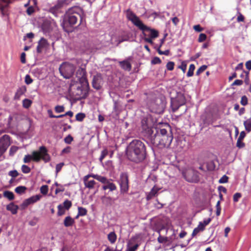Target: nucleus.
<instances>
[{
    "instance_id": "39448f33",
    "label": "nucleus",
    "mask_w": 251,
    "mask_h": 251,
    "mask_svg": "<svg viewBox=\"0 0 251 251\" xmlns=\"http://www.w3.org/2000/svg\"><path fill=\"white\" fill-rule=\"evenodd\" d=\"M71 87L75 90L74 93L78 99H85L87 97L89 90L88 81L81 83L76 81L75 84H71Z\"/></svg>"
},
{
    "instance_id": "f3484780",
    "label": "nucleus",
    "mask_w": 251,
    "mask_h": 251,
    "mask_svg": "<svg viewBox=\"0 0 251 251\" xmlns=\"http://www.w3.org/2000/svg\"><path fill=\"white\" fill-rule=\"evenodd\" d=\"M49 44L47 40L44 38H42L38 42V46L37 47V52L38 53H41L43 49H46L48 47Z\"/></svg>"
},
{
    "instance_id": "680f3d73",
    "label": "nucleus",
    "mask_w": 251,
    "mask_h": 251,
    "mask_svg": "<svg viewBox=\"0 0 251 251\" xmlns=\"http://www.w3.org/2000/svg\"><path fill=\"white\" fill-rule=\"evenodd\" d=\"M64 165V163L63 162L57 164L56 166V173H58L59 172H60Z\"/></svg>"
},
{
    "instance_id": "603ef678",
    "label": "nucleus",
    "mask_w": 251,
    "mask_h": 251,
    "mask_svg": "<svg viewBox=\"0 0 251 251\" xmlns=\"http://www.w3.org/2000/svg\"><path fill=\"white\" fill-rule=\"evenodd\" d=\"M216 215L218 216L220 215L221 210V208L220 206V201H219L217 202V204L216 205Z\"/></svg>"
},
{
    "instance_id": "4be33fe9",
    "label": "nucleus",
    "mask_w": 251,
    "mask_h": 251,
    "mask_svg": "<svg viewBox=\"0 0 251 251\" xmlns=\"http://www.w3.org/2000/svg\"><path fill=\"white\" fill-rule=\"evenodd\" d=\"M19 206L15 204L13 202H11L6 205V209L11 212L12 214H16L18 212Z\"/></svg>"
},
{
    "instance_id": "de8ad7c7",
    "label": "nucleus",
    "mask_w": 251,
    "mask_h": 251,
    "mask_svg": "<svg viewBox=\"0 0 251 251\" xmlns=\"http://www.w3.org/2000/svg\"><path fill=\"white\" fill-rule=\"evenodd\" d=\"M41 193L43 195H46L48 192V186L47 185H43L40 188Z\"/></svg>"
},
{
    "instance_id": "4d7b16f0",
    "label": "nucleus",
    "mask_w": 251,
    "mask_h": 251,
    "mask_svg": "<svg viewBox=\"0 0 251 251\" xmlns=\"http://www.w3.org/2000/svg\"><path fill=\"white\" fill-rule=\"evenodd\" d=\"M174 63L173 62H169L166 65L167 69L169 71H172L174 68Z\"/></svg>"
},
{
    "instance_id": "a878e982",
    "label": "nucleus",
    "mask_w": 251,
    "mask_h": 251,
    "mask_svg": "<svg viewBox=\"0 0 251 251\" xmlns=\"http://www.w3.org/2000/svg\"><path fill=\"white\" fill-rule=\"evenodd\" d=\"M75 220L70 216L66 217L64 220V225L65 227L72 226L75 224Z\"/></svg>"
},
{
    "instance_id": "09e8293b",
    "label": "nucleus",
    "mask_w": 251,
    "mask_h": 251,
    "mask_svg": "<svg viewBox=\"0 0 251 251\" xmlns=\"http://www.w3.org/2000/svg\"><path fill=\"white\" fill-rule=\"evenodd\" d=\"M240 102H241V104L243 106H245V105H247V104L248 103V100L247 97L246 96H242L241 98Z\"/></svg>"
},
{
    "instance_id": "5701e85b",
    "label": "nucleus",
    "mask_w": 251,
    "mask_h": 251,
    "mask_svg": "<svg viewBox=\"0 0 251 251\" xmlns=\"http://www.w3.org/2000/svg\"><path fill=\"white\" fill-rule=\"evenodd\" d=\"M102 189L104 190L109 189L110 191H113L117 189V187L114 183L108 180L102 186Z\"/></svg>"
},
{
    "instance_id": "6e6552de",
    "label": "nucleus",
    "mask_w": 251,
    "mask_h": 251,
    "mask_svg": "<svg viewBox=\"0 0 251 251\" xmlns=\"http://www.w3.org/2000/svg\"><path fill=\"white\" fill-rule=\"evenodd\" d=\"M75 67L70 63H63L59 67V72L65 78H70L73 75Z\"/></svg>"
},
{
    "instance_id": "bf43d9fd",
    "label": "nucleus",
    "mask_w": 251,
    "mask_h": 251,
    "mask_svg": "<svg viewBox=\"0 0 251 251\" xmlns=\"http://www.w3.org/2000/svg\"><path fill=\"white\" fill-rule=\"evenodd\" d=\"M206 39V35L204 33H201L199 35L198 41L202 42L205 41Z\"/></svg>"
},
{
    "instance_id": "69168bd1",
    "label": "nucleus",
    "mask_w": 251,
    "mask_h": 251,
    "mask_svg": "<svg viewBox=\"0 0 251 251\" xmlns=\"http://www.w3.org/2000/svg\"><path fill=\"white\" fill-rule=\"evenodd\" d=\"M244 16L240 12H238V16L237 18V21L238 22H244Z\"/></svg>"
},
{
    "instance_id": "20e7f679",
    "label": "nucleus",
    "mask_w": 251,
    "mask_h": 251,
    "mask_svg": "<svg viewBox=\"0 0 251 251\" xmlns=\"http://www.w3.org/2000/svg\"><path fill=\"white\" fill-rule=\"evenodd\" d=\"M79 12H80V9L77 7L69 9L64 15L63 23V27L64 28L65 25L72 26L76 24L78 19L81 17Z\"/></svg>"
},
{
    "instance_id": "ea45409f",
    "label": "nucleus",
    "mask_w": 251,
    "mask_h": 251,
    "mask_svg": "<svg viewBox=\"0 0 251 251\" xmlns=\"http://www.w3.org/2000/svg\"><path fill=\"white\" fill-rule=\"evenodd\" d=\"M85 117V115L82 113H77L75 115L76 120L79 121V122L82 121Z\"/></svg>"
},
{
    "instance_id": "3c124183",
    "label": "nucleus",
    "mask_w": 251,
    "mask_h": 251,
    "mask_svg": "<svg viewBox=\"0 0 251 251\" xmlns=\"http://www.w3.org/2000/svg\"><path fill=\"white\" fill-rule=\"evenodd\" d=\"M107 154H108V151L106 150H103L101 152V154H100V157L99 158L100 161V162H102V160L107 155Z\"/></svg>"
},
{
    "instance_id": "79ce46f5",
    "label": "nucleus",
    "mask_w": 251,
    "mask_h": 251,
    "mask_svg": "<svg viewBox=\"0 0 251 251\" xmlns=\"http://www.w3.org/2000/svg\"><path fill=\"white\" fill-rule=\"evenodd\" d=\"M54 110L56 113H61L64 111L65 107L63 105H57L55 107Z\"/></svg>"
},
{
    "instance_id": "9d476101",
    "label": "nucleus",
    "mask_w": 251,
    "mask_h": 251,
    "mask_svg": "<svg viewBox=\"0 0 251 251\" xmlns=\"http://www.w3.org/2000/svg\"><path fill=\"white\" fill-rule=\"evenodd\" d=\"M69 3V0H58L54 5L50 7L49 11L54 15V16L57 17L58 14L62 12V9L67 5Z\"/></svg>"
},
{
    "instance_id": "c9c22d12",
    "label": "nucleus",
    "mask_w": 251,
    "mask_h": 251,
    "mask_svg": "<svg viewBox=\"0 0 251 251\" xmlns=\"http://www.w3.org/2000/svg\"><path fill=\"white\" fill-rule=\"evenodd\" d=\"M195 69V66L194 64H192L190 65L189 70L187 73L188 77L192 76L194 74V71Z\"/></svg>"
},
{
    "instance_id": "1a4fd4ad",
    "label": "nucleus",
    "mask_w": 251,
    "mask_h": 251,
    "mask_svg": "<svg viewBox=\"0 0 251 251\" xmlns=\"http://www.w3.org/2000/svg\"><path fill=\"white\" fill-rule=\"evenodd\" d=\"M165 107L164 102L160 99H156L151 103L150 108L151 112L160 114L163 113Z\"/></svg>"
},
{
    "instance_id": "473e14b6",
    "label": "nucleus",
    "mask_w": 251,
    "mask_h": 251,
    "mask_svg": "<svg viewBox=\"0 0 251 251\" xmlns=\"http://www.w3.org/2000/svg\"><path fill=\"white\" fill-rule=\"evenodd\" d=\"M180 106L181 105H179V104L178 103H177V102H176V100H172L171 107L172 108V110L174 112H175L176 111Z\"/></svg>"
},
{
    "instance_id": "0eeeda50",
    "label": "nucleus",
    "mask_w": 251,
    "mask_h": 251,
    "mask_svg": "<svg viewBox=\"0 0 251 251\" xmlns=\"http://www.w3.org/2000/svg\"><path fill=\"white\" fill-rule=\"evenodd\" d=\"M117 181L120 186V194L124 195L127 193L129 188L128 174L126 172L121 173Z\"/></svg>"
},
{
    "instance_id": "2f4dec72",
    "label": "nucleus",
    "mask_w": 251,
    "mask_h": 251,
    "mask_svg": "<svg viewBox=\"0 0 251 251\" xmlns=\"http://www.w3.org/2000/svg\"><path fill=\"white\" fill-rule=\"evenodd\" d=\"M26 189L27 188L26 187L24 186H20L15 188V191L17 194L21 195L25 193Z\"/></svg>"
},
{
    "instance_id": "412c9836",
    "label": "nucleus",
    "mask_w": 251,
    "mask_h": 251,
    "mask_svg": "<svg viewBox=\"0 0 251 251\" xmlns=\"http://www.w3.org/2000/svg\"><path fill=\"white\" fill-rule=\"evenodd\" d=\"M26 91V89L25 86H23L19 88L17 90L15 95L14 96V99L15 100H20L21 97L24 95Z\"/></svg>"
},
{
    "instance_id": "5fc2aeb1",
    "label": "nucleus",
    "mask_w": 251,
    "mask_h": 251,
    "mask_svg": "<svg viewBox=\"0 0 251 251\" xmlns=\"http://www.w3.org/2000/svg\"><path fill=\"white\" fill-rule=\"evenodd\" d=\"M228 177L226 175L223 176L219 180L220 183H225L228 181Z\"/></svg>"
},
{
    "instance_id": "ddd939ff",
    "label": "nucleus",
    "mask_w": 251,
    "mask_h": 251,
    "mask_svg": "<svg viewBox=\"0 0 251 251\" xmlns=\"http://www.w3.org/2000/svg\"><path fill=\"white\" fill-rule=\"evenodd\" d=\"M41 197L40 195H37L25 199L21 205L22 209H24L29 205L37 202L40 199Z\"/></svg>"
},
{
    "instance_id": "bb28decb",
    "label": "nucleus",
    "mask_w": 251,
    "mask_h": 251,
    "mask_svg": "<svg viewBox=\"0 0 251 251\" xmlns=\"http://www.w3.org/2000/svg\"><path fill=\"white\" fill-rule=\"evenodd\" d=\"M101 201L104 204L108 206L112 204L114 200L110 197L103 196L101 198Z\"/></svg>"
},
{
    "instance_id": "6ab92c4d",
    "label": "nucleus",
    "mask_w": 251,
    "mask_h": 251,
    "mask_svg": "<svg viewBox=\"0 0 251 251\" xmlns=\"http://www.w3.org/2000/svg\"><path fill=\"white\" fill-rule=\"evenodd\" d=\"M131 57H129L127 59L120 61L119 64L121 67L125 71H130L131 69V65L130 63Z\"/></svg>"
},
{
    "instance_id": "6e6d98bb",
    "label": "nucleus",
    "mask_w": 251,
    "mask_h": 251,
    "mask_svg": "<svg viewBox=\"0 0 251 251\" xmlns=\"http://www.w3.org/2000/svg\"><path fill=\"white\" fill-rule=\"evenodd\" d=\"M33 82L32 79L29 75H26L25 76V82L26 84L29 85Z\"/></svg>"
},
{
    "instance_id": "e2e57ef3",
    "label": "nucleus",
    "mask_w": 251,
    "mask_h": 251,
    "mask_svg": "<svg viewBox=\"0 0 251 251\" xmlns=\"http://www.w3.org/2000/svg\"><path fill=\"white\" fill-rule=\"evenodd\" d=\"M245 144L242 142V140H239L238 139L236 143V146L237 147L239 148H242L245 147Z\"/></svg>"
},
{
    "instance_id": "72a5a7b5",
    "label": "nucleus",
    "mask_w": 251,
    "mask_h": 251,
    "mask_svg": "<svg viewBox=\"0 0 251 251\" xmlns=\"http://www.w3.org/2000/svg\"><path fill=\"white\" fill-rule=\"evenodd\" d=\"M32 101L29 99H25L23 100V106L25 108H28L31 105Z\"/></svg>"
},
{
    "instance_id": "cd10ccee",
    "label": "nucleus",
    "mask_w": 251,
    "mask_h": 251,
    "mask_svg": "<svg viewBox=\"0 0 251 251\" xmlns=\"http://www.w3.org/2000/svg\"><path fill=\"white\" fill-rule=\"evenodd\" d=\"M174 100H176L181 106L185 102V99L183 94L180 93L177 95V97Z\"/></svg>"
},
{
    "instance_id": "f03ea898",
    "label": "nucleus",
    "mask_w": 251,
    "mask_h": 251,
    "mask_svg": "<svg viewBox=\"0 0 251 251\" xmlns=\"http://www.w3.org/2000/svg\"><path fill=\"white\" fill-rule=\"evenodd\" d=\"M147 154L146 145L140 140H133L127 147V157L132 162L141 163L146 158Z\"/></svg>"
},
{
    "instance_id": "f257e3e1",
    "label": "nucleus",
    "mask_w": 251,
    "mask_h": 251,
    "mask_svg": "<svg viewBox=\"0 0 251 251\" xmlns=\"http://www.w3.org/2000/svg\"><path fill=\"white\" fill-rule=\"evenodd\" d=\"M149 137L151 143L161 149L169 147L173 139L171 127L168 124L150 129Z\"/></svg>"
},
{
    "instance_id": "37998d69",
    "label": "nucleus",
    "mask_w": 251,
    "mask_h": 251,
    "mask_svg": "<svg viewBox=\"0 0 251 251\" xmlns=\"http://www.w3.org/2000/svg\"><path fill=\"white\" fill-rule=\"evenodd\" d=\"M207 68V66L205 65H203L201 66L197 71L196 75H199L201 73H202L203 72H204L206 69Z\"/></svg>"
},
{
    "instance_id": "a18cd8bd",
    "label": "nucleus",
    "mask_w": 251,
    "mask_h": 251,
    "mask_svg": "<svg viewBox=\"0 0 251 251\" xmlns=\"http://www.w3.org/2000/svg\"><path fill=\"white\" fill-rule=\"evenodd\" d=\"M21 169H22V172L25 174H28L31 171L30 168L28 166H27V165H23Z\"/></svg>"
},
{
    "instance_id": "7c9ffc66",
    "label": "nucleus",
    "mask_w": 251,
    "mask_h": 251,
    "mask_svg": "<svg viewBox=\"0 0 251 251\" xmlns=\"http://www.w3.org/2000/svg\"><path fill=\"white\" fill-rule=\"evenodd\" d=\"M108 239L111 244H113L115 242L117 236L114 232H111L108 234Z\"/></svg>"
},
{
    "instance_id": "a19ab883",
    "label": "nucleus",
    "mask_w": 251,
    "mask_h": 251,
    "mask_svg": "<svg viewBox=\"0 0 251 251\" xmlns=\"http://www.w3.org/2000/svg\"><path fill=\"white\" fill-rule=\"evenodd\" d=\"M159 234H160V231H158ZM157 241L159 243H166L168 241V238L166 237H163L159 234V237L157 238Z\"/></svg>"
},
{
    "instance_id": "864d4df0",
    "label": "nucleus",
    "mask_w": 251,
    "mask_h": 251,
    "mask_svg": "<svg viewBox=\"0 0 251 251\" xmlns=\"http://www.w3.org/2000/svg\"><path fill=\"white\" fill-rule=\"evenodd\" d=\"M73 140V138L71 135H68L64 138V141L66 144H70Z\"/></svg>"
},
{
    "instance_id": "4c0bfd02",
    "label": "nucleus",
    "mask_w": 251,
    "mask_h": 251,
    "mask_svg": "<svg viewBox=\"0 0 251 251\" xmlns=\"http://www.w3.org/2000/svg\"><path fill=\"white\" fill-rule=\"evenodd\" d=\"M87 211L86 208L82 207H78V213H79V215L81 216H85L87 214Z\"/></svg>"
},
{
    "instance_id": "0e129e2a",
    "label": "nucleus",
    "mask_w": 251,
    "mask_h": 251,
    "mask_svg": "<svg viewBox=\"0 0 251 251\" xmlns=\"http://www.w3.org/2000/svg\"><path fill=\"white\" fill-rule=\"evenodd\" d=\"M241 197V194L239 193H236L233 195V201L237 202L239 199Z\"/></svg>"
},
{
    "instance_id": "dca6fc26",
    "label": "nucleus",
    "mask_w": 251,
    "mask_h": 251,
    "mask_svg": "<svg viewBox=\"0 0 251 251\" xmlns=\"http://www.w3.org/2000/svg\"><path fill=\"white\" fill-rule=\"evenodd\" d=\"M76 76L77 81L84 83V81H88L86 78V72L85 68H79L76 71Z\"/></svg>"
},
{
    "instance_id": "c85d7f7f",
    "label": "nucleus",
    "mask_w": 251,
    "mask_h": 251,
    "mask_svg": "<svg viewBox=\"0 0 251 251\" xmlns=\"http://www.w3.org/2000/svg\"><path fill=\"white\" fill-rule=\"evenodd\" d=\"M244 126L246 130L248 132L251 131V118L244 122Z\"/></svg>"
},
{
    "instance_id": "052dcab7",
    "label": "nucleus",
    "mask_w": 251,
    "mask_h": 251,
    "mask_svg": "<svg viewBox=\"0 0 251 251\" xmlns=\"http://www.w3.org/2000/svg\"><path fill=\"white\" fill-rule=\"evenodd\" d=\"M161 62V60L158 57H154L151 61V63L152 64H159Z\"/></svg>"
},
{
    "instance_id": "9b49d317",
    "label": "nucleus",
    "mask_w": 251,
    "mask_h": 251,
    "mask_svg": "<svg viewBox=\"0 0 251 251\" xmlns=\"http://www.w3.org/2000/svg\"><path fill=\"white\" fill-rule=\"evenodd\" d=\"M10 145V141L9 135L5 134L0 138V157L6 151Z\"/></svg>"
},
{
    "instance_id": "338daca9",
    "label": "nucleus",
    "mask_w": 251,
    "mask_h": 251,
    "mask_svg": "<svg viewBox=\"0 0 251 251\" xmlns=\"http://www.w3.org/2000/svg\"><path fill=\"white\" fill-rule=\"evenodd\" d=\"M178 68L181 69L184 73L186 70L187 65L185 62H182L181 65L179 66Z\"/></svg>"
},
{
    "instance_id": "49530a36",
    "label": "nucleus",
    "mask_w": 251,
    "mask_h": 251,
    "mask_svg": "<svg viewBox=\"0 0 251 251\" xmlns=\"http://www.w3.org/2000/svg\"><path fill=\"white\" fill-rule=\"evenodd\" d=\"M19 174L17 170L10 171L8 173V175L11 176L12 178L16 177L19 176Z\"/></svg>"
},
{
    "instance_id": "f8f14e48",
    "label": "nucleus",
    "mask_w": 251,
    "mask_h": 251,
    "mask_svg": "<svg viewBox=\"0 0 251 251\" xmlns=\"http://www.w3.org/2000/svg\"><path fill=\"white\" fill-rule=\"evenodd\" d=\"M183 175L188 182H193L198 180L197 173L193 169L187 170L183 173Z\"/></svg>"
},
{
    "instance_id": "58836bf2",
    "label": "nucleus",
    "mask_w": 251,
    "mask_h": 251,
    "mask_svg": "<svg viewBox=\"0 0 251 251\" xmlns=\"http://www.w3.org/2000/svg\"><path fill=\"white\" fill-rule=\"evenodd\" d=\"M19 149V147L15 146L11 147L9 150V155L10 156H13L14 154Z\"/></svg>"
},
{
    "instance_id": "a211bd4d",
    "label": "nucleus",
    "mask_w": 251,
    "mask_h": 251,
    "mask_svg": "<svg viewBox=\"0 0 251 251\" xmlns=\"http://www.w3.org/2000/svg\"><path fill=\"white\" fill-rule=\"evenodd\" d=\"M84 186L89 189H94L96 185V182L93 179H89L88 176H84L83 178Z\"/></svg>"
},
{
    "instance_id": "423d86ee",
    "label": "nucleus",
    "mask_w": 251,
    "mask_h": 251,
    "mask_svg": "<svg viewBox=\"0 0 251 251\" xmlns=\"http://www.w3.org/2000/svg\"><path fill=\"white\" fill-rule=\"evenodd\" d=\"M138 28L142 31V38L144 41L151 44H153L152 39L157 38L159 35L157 30L151 28L143 23Z\"/></svg>"
},
{
    "instance_id": "c756f323",
    "label": "nucleus",
    "mask_w": 251,
    "mask_h": 251,
    "mask_svg": "<svg viewBox=\"0 0 251 251\" xmlns=\"http://www.w3.org/2000/svg\"><path fill=\"white\" fill-rule=\"evenodd\" d=\"M3 197L8 199L9 201L13 200L15 198L13 192L9 191H5L3 192Z\"/></svg>"
},
{
    "instance_id": "8fccbe9b",
    "label": "nucleus",
    "mask_w": 251,
    "mask_h": 251,
    "mask_svg": "<svg viewBox=\"0 0 251 251\" xmlns=\"http://www.w3.org/2000/svg\"><path fill=\"white\" fill-rule=\"evenodd\" d=\"M129 40V37L127 36H122L119 37L118 39V42L117 43V45H119L121 43L124 42V41H126Z\"/></svg>"
},
{
    "instance_id": "c03bdc74",
    "label": "nucleus",
    "mask_w": 251,
    "mask_h": 251,
    "mask_svg": "<svg viewBox=\"0 0 251 251\" xmlns=\"http://www.w3.org/2000/svg\"><path fill=\"white\" fill-rule=\"evenodd\" d=\"M97 180L101 182L102 183L104 184L108 180V179L106 177L100 175H98V176H97Z\"/></svg>"
},
{
    "instance_id": "e433bc0d",
    "label": "nucleus",
    "mask_w": 251,
    "mask_h": 251,
    "mask_svg": "<svg viewBox=\"0 0 251 251\" xmlns=\"http://www.w3.org/2000/svg\"><path fill=\"white\" fill-rule=\"evenodd\" d=\"M72 202L68 200H66L64 201L62 205L64 208L67 210H68L72 206Z\"/></svg>"
},
{
    "instance_id": "b1692460",
    "label": "nucleus",
    "mask_w": 251,
    "mask_h": 251,
    "mask_svg": "<svg viewBox=\"0 0 251 251\" xmlns=\"http://www.w3.org/2000/svg\"><path fill=\"white\" fill-rule=\"evenodd\" d=\"M12 2V0H8L7 2H3L0 5V10L3 16L7 15L6 8L8 5Z\"/></svg>"
},
{
    "instance_id": "aec40b11",
    "label": "nucleus",
    "mask_w": 251,
    "mask_h": 251,
    "mask_svg": "<svg viewBox=\"0 0 251 251\" xmlns=\"http://www.w3.org/2000/svg\"><path fill=\"white\" fill-rule=\"evenodd\" d=\"M160 188L154 186L151 189V191L147 195L146 199L148 201L151 200L157 194L158 192L160 190Z\"/></svg>"
},
{
    "instance_id": "13d9d810",
    "label": "nucleus",
    "mask_w": 251,
    "mask_h": 251,
    "mask_svg": "<svg viewBox=\"0 0 251 251\" xmlns=\"http://www.w3.org/2000/svg\"><path fill=\"white\" fill-rule=\"evenodd\" d=\"M114 111L115 112H118L119 110V103L116 100H114V107H113Z\"/></svg>"
},
{
    "instance_id": "4468645a",
    "label": "nucleus",
    "mask_w": 251,
    "mask_h": 251,
    "mask_svg": "<svg viewBox=\"0 0 251 251\" xmlns=\"http://www.w3.org/2000/svg\"><path fill=\"white\" fill-rule=\"evenodd\" d=\"M127 17L128 19L137 27H139L142 24V22L136 15L130 10L127 11Z\"/></svg>"
},
{
    "instance_id": "f704fd0d",
    "label": "nucleus",
    "mask_w": 251,
    "mask_h": 251,
    "mask_svg": "<svg viewBox=\"0 0 251 251\" xmlns=\"http://www.w3.org/2000/svg\"><path fill=\"white\" fill-rule=\"evenodd\" d=\"M58 208V212H57V215L58 216H61L63 215H64L65 213V208L63 207V205L62 204H59L57 206Z\"/></svg>"
},
{
    "instance_id": "2eb2a0df",
    "label": "nucleus",
    "mask_w": 251,
    "mask_h": 251,
    "mask_svg": "<svg viewBox=\"0 0 251 251\" xmlns=\"http://www.w3.org/2000/svg\"><path fill=\"white\" fill-rule=\"evenodd\" d=\"M92 86L93 87L98 90L101 89L103 84V80L101 75L100 74H97L94 75L92 80Z\"/></svg>"
},
{
    "instance_id": "393cba45",
    "label": "nucleus",
    "mask_w": 251,
    "mask_h": 251,
    "mask_svg": "<svg viewBox=\"0 0 251 251\" xmlns=\"http://www.w3.org/2000/svg\"><path fill=\"white\" fill-rule=\"evenodd\" d=\"M141 123H142V126L143 129L147 131V133H148L149 136H150V130L152 129L154 127H151V126L150 125H149V124L148 123L147 119H146V118H144L142 120Z\"/></svg>"
},
{
    "instance_id": "7ed1b4c3",
    "label": "nucleus",
    "mask_w": 251,
    "mask_h": 251,
    "mask_svg": "<svg viewBox=\"0 0 251 251\" xmlns=\"http://www.w3.org/2000/svg\"><path fill=\"white\" fill-rule=\"evenodd\" d=\"M35 162H39L41 159L47 162L50 160V156L48 153V151L44 146H41L39 148V151H34L31 155H25L24 158V162L27 163L31 160Z\"/></svg>"
},
{
    "instance_id": "774afa93",
    "label": "nucleus",
    "mask_w": 251,
    "mask_h": 251,
    "mask_svg": "<svg viewBox=\"0 0 251 251\" xmlns=\"http://www.w3.org/2000/svg\"><path fill=\"white\" fill-rule=\"evenodd\" d=\"M139 247V245L136 244L132 247L128 248L127 251H135Z\"/></svg>"
}]
</instances>
